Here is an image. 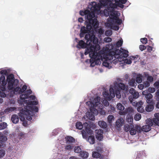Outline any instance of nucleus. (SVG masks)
I'll use <instances>...</instances> for the list:
<instances>
[{
    "label": "nucleus",
    "instance_id": "nucleus-1",
    "mask_svg": "<svg viewBox=\"0 0 159 159\" xmlns=\"http://www.w3.org/2000/svg\"><path fill=\"white\" fill-rule=\"evenodd\" d=\"M85 17L88 20L85 23H87V29L89 30H91L93 27L94 29L98 28V23L96 18H94L95 14L94 12H90L89 10H85L84 11Z\"/></svg>",
    "mask_w": 159,
    "mask_h": 159
},
{
    "label": "nucleus",
    "instance_id": "nucleus-2",
    "mask_svg": "<svg viewBox=\"0 0 159 159\" xmlns=\"http://www.w3.org/2000/svg\"><path fill=\"white\" fill-rule=\"evenodd\" d=\"M104 50L106 54L112 56V59L114 57L115 58L118 59L120 61H121V58L120 57V55L121 53V50L117 49L114 47L112 44L108 43L106 46L105 49Z\"/></svg>",
    "mask_w": 159,
    "mask_h": 159
},
{
    "label": "nucleus",
    "instance_id": "nucleus-3",
    "mask_svg": "<svg viewBox=\"0 0 159 159\" xmlns=\"http://www.w3.org/2000/svg\"><path fill=\"white\" fill-rule=\"evenodd\" d=\"M103 51L102 54L100 55L102 56L101 59H97L95 61V64H99V63H97V61H99L100 62V60L103 61L102 65L106 67L111 68L112 66L110 65L111 64V60L113 59L112 56L109 55L108 54H106V52L103 50H101Z\"/></svg>",
    "mask_w": 159,
    "mask_h": 159
},
{
    "label": "nucleus",
    "instance_id": "nucleus-4",
    "mask_svg": "<svg viewBox=\"0 0 159 159\" xmlns=\"http://www.w3.org/2000/svg\"><path fill=\"white\" fill-rule=\"evenodd\" d=\"M97 51L95 47L93 46L90 48H87L85 50L84 54L85 55H87L89 53L90 56L94 59L95 61L97 59L102 58V56L100 55L101 54H102V52H103L101 51V50L98 52Z\"/></svg>",
    "mask_w": 159,
    "mask_h": 159
},
{
    "label": "nucleus",
    "instance_id": "nucleus-5",
    "mask_svg": "<svg viewBox=\"0 0 159 159\" xmlns=\"http://www.w3.org/2000/svg\"><path fill=\"white\" fill-rule=\"evenodd\" d=\"M112 3H110L109 5L106 6H104L105 7H107L108 9L109 10L110 12V18L108 19V23L110 25H112L114 24L115 19L118 17L117 12L115 11V9L117 7H116L111 6V4Z\"/></svg>",
    "mask_w": 159,
    "mask_h": 159
},
{
    "label": "nucleus",
    "instance_id": "nucleus-6",
    "mask_svg": "<svg viewBox=\"0 0 159 159\" xmlns=\"http://www.w3.org/2000/svg\"><path fill=\"white\" fill-rule=\"evenodd\" d=\"M155 118L152 120L150 118L146 120V124L151 127L153 125L159 126V113H155L154 115Z\"/></svg>",
    "mask_w": 159,
    "mask_h": 159
},
{
    "label": "nucleus",
    "instance_id": "nucleus-7",
    "mask_svg": "<svg viewBox=\"0 0 159 159\" xmlns=\"http://www.w3.org/2000/svg\"><path fill=\"white\" fill-rule=\"evenodd\" d=\"M7 81L8 82V89L9 90H13L15 81L14 75L12 74L9 75L7 77Z\"/></svg>",
    "mask_w": 159,
    "mask_h": 159
},
{
    "label": "nucleus",
    "instance_id": "nucleus-8",
    "mask_svg": "<svg viewBox=\"0 0 159 159\" xmlns=\"http://www.w3.org/2000/svg\"><path fill=\"white\" fill-rule=\"evenodd\" d=\"M24 108L25 109V111H23L22 112L24 111L23 112L24 113H25L26 115L30 114V112L33 114V111L38 112L39 110L38 107L35 106H25L24 107Z\"/></svg>",
    "mask_w": 159,
    "mask_h": 159
},
{
    "label": "nucleus",
    "instance_id": "nucleus-9",
    "mask_svg": "<svg viewBox=\"0 0 159 159\" xmlns=\"http://www.w3.org/2000/svg\"><path fill=\"white\" fill-rule=\"evenodd\" d=\"M90 110L91 112H87L86 113V115L89 119L91 120H94L95 119V117L93 114L96 115L97 114V113H95L93 111L96 112L97 110L94 107H90Z\"/></svg>",
    "mask_w": 159,
    "mask_h": 159
},
{
    "label": "nucleus",
    "instance_id": "nucleus-10",
    "mask_svg": "<svg viewBox=\"0 0 159 159\" xmlns=\"http://www.w3.org/2000/svg\"><path fill=\"white\" fill-rule=\"evenodd\" d=\"M142 94L145 95L146 99L147 102L148 103H151L152 102V95L150 93H148L147 91H144L142 92Z\"/></svg>",
    "mask_w": 159,
    "mask_h": 159
},
{
    "label": "nucleus",
    "instance_id": "nucleus-11",
    "mask_svg": "<svg viewBox=\"0 0 159 159\" xmlns=\"http://www.w3.org/2000/svg\"><path fill=\"white\" fill-rule=\"evenodd\" d=\"M96 138L99 141H101L103 139V131L102 129H98L95 130Z\"/></svg>",
    "mask_w": 159,
    "mask_h": 159
},
{
    "label": "nucleus",
    "instance_id": "nucleus-12",
    "mask_svg": "<svg viewBox=\"0 0 159 159\" xmlns=\"http://www.w3.org/2000/svg\"><path fill=\"white\" fill-rule=\"evenodd\" d=\"M127 0H118L117 2L118 3L113 4H111V6H114L116 7H119L121 8H123L124 7L123 4H125L127 2Z\"/></svg>",
    "mask_w": 159,
    "mask_h": 159
},
{
    "label": "nucleus",
    "instance_id": "nucleus-13",
    "mask_svg": "<svg viewBox=\"0 0 159 159\" xmlns=\"http://www.w3.org/2000/svg\"><path fill=\"white\" fill-rule=\"evenodd\" d=\"M100 98L99 97H97L94 98L91 102V103L92 104L91 106H93V107H98L99 105L100 106V105H102L100 103Z\"/></svg>",
    "mask_w": 159,
    "mask_h": 159
},
{
    "label": "nucleus",
    "instance_id": "nucleus-14",
    "mask_svg": "<svg viewBox=\"0 0 159 159\" xmlns=\"http://www.w3.org/2000/svg\"><path fill=\"white\" fill-rule=\"evenodd\" d=\"M91 39L90 42L89 43V44H91L92 43H93L94 44H95V47H96L98 48V49L99 50L100 48V46L99 45H96V44L98 43V40L97 38L95 37V36L94 35H92L91 37Z\"/></svg>",
    "mask_w": 159,
    "mask_h": 159
},
{
    "label": "nucleus",
    "instance_id": "nucleus-15",
    "mask_svg": "<svg viewBox=\"0 0 159 159\" xmlns=\"http://www.w3.org/2000/svg\"><path fill=\"white\" fill-rule=\"evenodd\" d=\"M134 112V110L132 107H129L126 108L124 111L121 112L120 115H125L131 114Z\"/></svg>",
    "mask_w": 159,
    "mask_h": 159
},
{
    "label": "nucleus",
    "instance_id": "nucleus-16",
    "mask_svg": "<svg viewBox=\"0 0 159 159\" xmlns=\"http://www.w3.org/2000/svg\"><path fill=\"white\" fill-rule=\"evenodd\" d=\"M143 104V102L142 101H140L136 103V106L137 107V109L139 112L143 113L144 111V107L142 106Z\"/></svg>",
    "mask_w": 159,
    "mask_h": 159
},
{
    "label": "nucleus",
    "instance_id": "nucleus-17",
    "mask_svg": "<svg viewBox=\"0 0 159 159\" xmlns=\"http://www.w3.org/2000/svg\"><path fill=\"white\" fill-rule=\"evenodd\" d=\"M91 131V129L89 127H86L85 129H83L81 131V133L84 139H86L87 138V134L88 132H90V131Z\"/></svg>",
    "mask_w": 159,
    "mask_h": 159
},
{
    "label": "nucleus",
    "instance_id": "nucleus-18",
    "mask_svg": "<svg viewBox=\"0 0 159 159\" xmlns=\"http://www.w3.org/2000/svg\"><path fill=\"white\" fill-rule=\"evenodd\" d=\"M121 53L120 54V57L121 58V61L123 60L124 58H126L129 55L128 54V51L124 50L121 48Z\"/></svg>",
    "mask_w": 159,
    "mask_h": 159
},
{
    "label": "nucleus",
    "instance_id": "nucleus-19",
    "mask_svg": "<svg viewBox=\"0 0 159 159\" xmlns=\"http://www.w3.org/2000/svg\"><path fill=\"white\" fill-rule=\"evenodd\" d=\"M102 95L106 99L109 101L111 100L113 98L112 97L111 95H110V93L108 91H105L103 93Z\"/></svg>",
    "mask_w": 159,
    "mask_h": 159
},
{
    "label": "nucleus",
    "instance_id": "nucleus-20",
    "mask_svg": "<svg viewBox=\"0 0 159 159\" xmlns=\"http://www.w3.org/2000/svg\"><path fill=\"white\" fill-rule=\"evenodd\" d=\"M124 120L122 118L119 119L116 122V126L118 128H120L124 124Z\"/></svg>",
    "mask_w": 159,
    "mask_h": 159
},
{
    "label": "nucleus",
    "instance_id": "nucleus-21",
    "mask_svg": "<svg viewBox=\"0 0 159 159\" xmlns=\"http://www.w3.org/2000/svg\"><path fill=\"white\" fill-rule=\"evenodd\" d=\"M139 93L136 91H135L132 95L129 97V99L130 102L132 101L133 99H137L139 97Z\"/></svg>",
    "mask_w": 159,
    "mask_h": 159
},
{
    "label": "nucleus",
    "instance_id": "nucleus-22",
    "mask_svg": "<svg viewBox=\"0 0 159 159\" xmlns=\"http://www.w3.org/2000/svg\"><path fill=\"white\" fill-rule=\"evenodd\" d=\"M66 140V143L68 144H71L75 142V139L70 136H67L65 138Z\"/></svg>",
    "mask_w": 159,
    "mask_h": 159
},
{
    "label": "nucleus",
    "instance_id": "nucleus-23",
    "mask_svg": "<svg viewBox=\"0 0 159 159\" xmlns=\"http://www.w3.org/2000/svg\"><path fill=\"white\" fill-rule=\"evenodd\" d=\"M86 44L82 40L80 41L78 43L76 46L77 48H85L86 47Z\"/></svg>",
    "mask_w": 159,
    "mask_h": 159
},
{
    "label": "nucleus",
    "instance_id": "nucleus-24",
    "mask_svg": "<svg viewBox=\"0 0 159 159\" xmlns=\"http://www.w3.org/2000/svg\"><path fill=\"white\" fill-rule=\"evenodd\" d=\"M129 58V59L126 58L125 60L123 59L124 63L126 64H130L132 62L131 60H134L135 58L137 59V57L135 56H130Z\"/></svg>",
    "mask_w": 159,
    "mask_h": 159
},
{
    "label": "nucleus",
    "instance_id": "nucleus-25",
    "mask_svg": "<svg viewBox=\"0 0 159 159\" xmlns=\"http://www.w3.org/2000/svg\"><path fill=\"white\" fill-rule=\"evenodd\" d=\"M11 119L12 122L15 124L18 123L19 121L18 117L16 114L12 115L11 117Z\"/></svg>",
    "mask_w": 159,
    "mask_h": 159
},
{
    "label": "nucleus",
    "instance_id": "nucleus-26",
    "mask_svg": "<svg viewBox=\"0 0 159 159\" xmlns=\"http://www.w3.org/2000/svg\"><path fill=\"white\" fill-rule=\"evenodd\" d=\"M7 140V137L0 132V143L3 144Z\"/></svg>",
    "mask_w": 159,
    "mask_h": 159
},
{
    "label": "nucleus",
    "instance_id": "nucleus-27",
    "mask_svg": "<svg viewBox=\"0 0 159 159\" xmlns=\"http://www.w3.org/2000/svg\"><path fill=\"white\" fill-rule=\"evenodd\" d=\"M25 111V109H22V110L20 111V112L19 113H18V115L19 116H20V120L21 121H23L25 119V117H24V116L27 115L25 114V113H24L23 112V111ZM24 111H23L24 112Z\"/></svg>",
    "mask_w": 159,
    "mask_h": 159
},
{
    "label": "nucleus",
    "instance_id": "nucleus-28",
    "mask_svg": "<svg viewBox=\"0 0 159 159\" xmlns=\"http://www.w3.org/2000/svg\"><path fill=\"white\" fill-rule=\"evenodd\" d=\"M88 141L90 144H93L95 143V139L94 136L90 135L88 139Z\"/></svg>",
    "mask_w": 159,
    "mask_h": 159
},
{
    "label": "nucleus",
    "instance_id": "nucleus-29",
    "mask_svg": "<svg viewBox=\"0 0 159 159\" xmlns=\"http://www.w3.org/2000/svg\"><path fill=\"white\" fill-rule=\"evenodd\" d=\"M98 124L100 127L103 129L106 128L107 127V123L103 121H99Z\"/></svg>",
    "mask_w": 159,
    "mask_h": 159
},
{
    "label": "nucleus",
    "instance_id": "nucleus-30",
    "mask_svg": "<svg viewBox=\"0 0 159 159\" xmlns=\"http://www.w3.org/2000/svg\"><path fill=\"white\" fill-rule=\"evenodd\" d=\"M132 127H134V126L133 124H126L124 125V129L125 131L128 132L130 130V128Z\"/></svg>",
    "mask_w": 159,
    "mask_h": 159
},
{
    "label": "nucleus",
    "instance_id": "nucleus-31",
    "mask_svg": "<svg viewBox=\"0 0 159 159\" xmlns=\"http://www.w3.org/2000/svg\"><path fill=\"white\" fill-rule=\"evenodd\" d=\"M151 129V127L147 125H144L142 126V130L143 131L147 132L150 130Z\"/></svg>",
    "mask_w": 159,
    "mask_h": 159
},
{
    "label": "nucleus",
    "instance_id": "nucleus-32",
    "mask_svg": "<svg viewBox=\"0 0 159 159\" xmlns=\"http://www.w3.org/2000/svg\"><path fill=\"white\" fill-rule=\"evenodd\" d=\"M154 109V106L152 104H149L146 106L145 107V110L147 112H150Z\"/></svg>",
    "mask_w": 159,
    "mask_h": 159
},
{
    "label": "nucleus",
    "instance_id": "nucleus-33",
    "mask_svg": "<svg viewBox=\"0 0 159 159\" xmlns=\"http://www.w3.org/2000/svg\"><path fill=\"white\" fill-rule=\"evenodd\" d=\"M80 155L83 158H85L88 157L89 153L85 151H81L80 152Z\"/></svg>",
    "mask_w": 159,
    "mask_h": 159
},
{
    "label": "nucleus",
    "instance_id": "nucleus-34",
    "mask_svg": "<svg viewBox=\"0 0 159 159\" xmlns=\"http://www.w3.org/2000/svg\"><path fill=\"white\" fill-rule=\"evenodd\" d=\"M14 90V93L16 94H22V92L21 91V88L19 87H17L13 89L12 90Z\"/></svg>",
    "mask_w": 159,
    "mask_h": 159
},
{
    "label": "nucleus",
    "instance_id": "nucleus-35",
    "mask_svg": "<svg viewBox=\"0 0 159 159\" xmlns=\"http://www.w3.org/2000/svg\"><path fill=\"white\" fill-rule=\"evenodd\" d=\"M129 85L131 86H134L136 85V83L135 82V80L134 79H131L128 82Z\"/></svg>",
    "mask_w": 159,
    "mask_h": 159
},
{
    "label": "nucleus",
    "instance_id": "nucleus-36",
    "mask_svg": "<svg viewBox=\"0 0 159 159\" xmlns=\"http://www.w3.org/2000/svg\"><path fill=\"white\" fill-rule=\"evenodd\" d=\"M86 23V25H87V23ZM91 30L89 31V30H88V29H87V27H86H86L85 26H82L81 27V30H80V32H83V33L86 34L87 33H88L89 32H90Z\"/></svg>",
    "mask_w": 159,
    "mask_h": 159
},
{
    "label": "nucleus",
    "instance_id": "nucleus-37",
    "mask_svg": "<svg viewBox=\"0 0 159 159\" xmlns=\"http://www.w3.org/2000/svg\"><path fill=\"white\" fill-rule=\"evenodd\" d=\"M83 126L81 122H77L76 123V127L77 129H81L83 128Z\"/></svg>",
    "mask_w": 159,
    "mask_h": 159
},
{
    "label": "nucleus",
    "instance_id": "nucleus-38",
    "mask_svg": "<svg viewBox=\"0 0 159 159\" xmlns=\"http://www.w3.org/2000/svg\"><path fill=\"white\" fill-rule=\"evenodd\" d=\"M142 76L141 75L139 74L137 75L136 78V81L137 83H140L142 81Z\"/></svg>",
    "mask_w": 159,
    "mask_h": 159
},
{
    "label": "nucleus",
    "instance_id": "nucleus-39",
    "mask_svg": "<svg viewBox=\"0 0 159 159\" xmlns=\"http://www.w3.org/2000/svg\"><path fill=\"white\" fill-rule=\"evenodd\" d=\"M92 35H91L89 34H87L85 36V39L87 40V43H88L90 41Z\"/></svg>",
    "mask_w": 159,
    "mask_h": 159
},
{
    "label": "nucleus",
    "instance_id": "nucleus-40",
    "mask_svg": "<svg viewBox=\"0 0 159 159\" xmlns=\"http://www.w3.org/2000/svg\"><path fill=\"white\" fill-rule=\"evenodd\" d=\"M7 126V124L5 122L0 123V130L4 129L6 128Z\"/></svg>",
    "mask_w": 159,
    "mask_h": 159
},
{
    "label": "nucleus",
    "instance_id": "nucleus-41",
    "mask_svg": "<svg viewBox=\"0 0 159 159\" xmlns=\"http://www.w3.org/2000/svg\"><path fill=\"white\" fill-rule=\"evenodd\" d=\"M116 107L118 109L120 110H123L125 109L124 107L120 103L117 104Z\"/></svg>",
    "mask_w": 159,
    "mask_h": 159
},
{
    "label": "nucleus",
    "instance_id": "nucleus-42",
    "mask_svg": "<svg viewBox=\"0 0 159 159\" xmlns=\"http://www.w3.org/2000/svg\"><path fill=\"white\" fill-rule=\"evenodd\" d=\"M93 157L95 158L99 157L101 156V154L99 152H93L92 153Z\"/></svg>",
    "mask_w": 159,
    "mask_h": 159
},
{
    "label": "nucleus",
    "instance_id": "nucleus-43",
    "mask_svg": "<svg viewBox=\"0 0 159 159\" xmlns=\"http://www.w3.org/2000/svg\"><path fill=\"white\" fill-rule=\"evenodd\" d=\"M114 120V116L112 115H110L107 117L108 121L110 124L111 123L112 120Z\"/></svg>",
    "mask_w": 159,
    "mask_h": 159
},
{
    "label": "nucleus",
    "instance_id": "nucleus-44",
    "mask_svg": "<svg viewBox=\"0 0 159 159\" xmlns=\"http://www.w3.org/2000/svg\"><path fill=\"white\" fill-rule=\"evenodd\" d=\"M74 150L75 152L77 153H79L81 152V149L79 146L75 147Z\"/></svg>",
    "mask_w": 159,
    "mask_h": 159
},
{
    "label": "nucleus",
    "instance_id": "nucleus-45",
    "mask_svg": "<svg viewBox=\"0 0 159 159\" xmlns=\"http://www.w3.org/2000/svg\"><path fill=\"white\" fill-rule=\"evenodd\" d=\"M110 95H111L112 97L114 98L115 96V93L114 89L112 87H111L109 89Z\"/></svg>",
    "mask_w": 159,
    "mask_h": 159
},
{
    "label": "nucleus",
    "instance_id": "nucleus-46",
    "mask_svg": "<svg viewBox=\"0 0 159 159\" xmlns=\"http://www.w3.org/2000/svg\"><path fill=\"white\" fill-rule=\"evenodd\" d=\"M93 7H94L95 10H97L98 8H100L99 5L97 4V2H92Z\"/></svg>",
    "mask_w": 159,
    "mask_h": 159
},
{
    "label": "nucleus",
    "instance_id": "nucleus-47",
    "mask_svg": "<svg viewBox=\"0 0 159 159\" xmlns=\"http://www.w3.org/2000/svg\"><path fill=\"white\" fill-rule=\"evenodd\" d=\"M141 118V115L139 113H137L134 116V119L136 120H139Z\"/></svg>",
    "mask_w": 159,
    "mask_h": 159
},
{
    "label": "nucleus",
    "instance_id": "nucleus-48",
    "mask_svg": "<svg viewBox=\"0 0 159 159\" xmlns=\"http://www.w3.org/2000/svg\"><path fill=\"white\" fill-rule=\"evenodd\" d=\"M129 130L130 133L132 135H135L136 133V130L134 127L131 128Z\"/></svg>",
    "mask_w": 159,
    "mask_h": 159
},
{
    "label": "nucleus",
    "instance_id": "nucleus-49",
    "mask_svg": "<svg viewBox=\"0 0 159 159\" xmlns=\"http://www.w3.org/2000/svg\"><path fill=\"white\" fill-rule=\"evenodd\" d=\"M28 104L29 105H32V106H34V105H36L38 104V102L37 101H30L28 103Z\"/></svg>",
    "mask_w": 159,
    "mask_h": 159
},
{
    "label": "nucleus",
    "instance_id": "nucleus-50",
    "mask_svg": "<svg viewBox=\"0 0 159 159\" xmlns=\"http://www.w3.org/2000/svg\"><path fill=\"white\" fill-rule=\"evenodd\" d=\"M107 9H105L104 10V15L106 16H110V12L109 10L108 9V8L107 7H105Z\"/></svg>",
    "mask_w": 159,
    "mask_h": 159
},
{
    "label": "nucleus",
    "instance_id": "nucleus-51",
    "mask_svg": "<svg viewBox=\"0 0 159 159\" xmlns=\"http://www.w3.org/2000/svg\"><path fill=\"white\" fill-rule=\"evenodd\" d=\"M122 23V20L119 19L118 16L114 20V24L117 23L118 25H120Z\"/></svg>",
    "mask_w": 159,
    "mask_h": 159
},
{
    "label": "nucleus",
    "instance_id": "nucleus-52",
    "mask_svg": "<svg viewBox=\"0 0 159 159\" xmlns=\"http://www.w3.org/2000/svg\"><path fill=\"white\" fill-rule=\"evenodd\" d=\"M123 41L122 39L118 41L116 43V46L119 47L121 46L123 44Z\"/></svg>",
    "mask_w": 159,
    "mask_h": 159
},
{
    "label": "nucleus",
    "instance_id": "nucleus-53",
    "mask_svg": "<svg viewBox=\"0 0 159 159\" xmlns=\"http://www.w3.org/2000/svg\"><path fill=\"white\" fill-rule=\"evenodd\" d=\"M118 87L122 90H124L125 88V85L122 83L119 84Z\"/></svg>",
    "mask_w": 159,
    "mask_h": 159
},
{
    "label": "nucleus",
    "instance_id": "nucleus-54",
    "mask_svg": "<svg viewBox=\"0 0 159 159\" xmlns=\"http://www.w3.org/2000/svg\"><path fill=\"white\" fill-rule=\"evenodd\" d=\"M127 121L129 123V124H132L133 118L132 117H130L129 118L128 117L126 119Z\"/></svg>",
    "mask_w": 159,
    "mask_h": 159
},
{
    "label": "nucleus",
    "instance_id": "nucleus-55",
    "mask_svg": "<svg viewBox=\"0 0 159 159\" xmlns=\"http://www.w3.org/2000/svg\"><path fill=\"white\" fill-rule=\"evenodd\" d=\"M112 39L111 38L107 37L105 38L104 39V41L106 43H109L112 41Z\"/></svg>",
    "mask_w": 159,
    "mask_h": 159
},
{
    "label": "nucleus",
    "instance_id": "nucleus-56",
    "mask_svg": "<svg viewBox=\"0 0 159 159\" xmlns=\"http://www.w3.org/2000/svg\"><path fill=\"white\" fill-rule=\"evenodd\" d=\"M140 41L143 44H145L147 43L148 40L146 38H141Z\"/></svg>",
    "mask_w": 159,
    "mask_h": 159
},
{
    "label": "nucleus",
    "instance_id": "nucleus-57",
    "mask_svg": "<svg viewBox=\"0 0 159 159\" xmlns=\"http://www.w3.org/2000/svg\"><path fill=\"white\" fill-rule=\"evenodd\" d=\"M73 147V146L71 145H67L65 146V149L68 151H70L72 149Z\"/></svg>",
    "mask_w": 159,
    "mask_h": 159
},
{
    "label": "nucleus",
    "instance_id": "nucleus-58",
    "mask_svg": "<svg viewBox=\"0 0 159 159\" xmlns=\"http://www.w3.org/2000/svg\"><path fill=\"white\" fill-rule=\"evenodd\" d=\"M5 151L3 150H0V158L3 157L5 154Z\"/></svg>",
    "mask_w": 159,
    "mask_h": 159
},
{
    "label": "nucleus",
    "instance_id": "nucleus-59",
    "mask_svg": "<svg viewBox=\"0 0 159 159\" xmlns=\"http://www.w3.org/2000/svg\"><path fill=\"white\" fill-rule=\"evenodd\" d=\"M32 113H31V112H30V114L28 115H26V119L29 120H31L32 119V118L31 116H32Z\"/></svg>",
    "mask_w": 159,
    "mask_h": 159
},
{
    "label": "nucleus",
    "instance_id": "nucleus-60",
    "mask_svg": "<svg viewBox=\"0 0 159 159\" xmlns=\"http://www.w3.org/2000/svg\"><path fill=\"white\" fill-rule=\"evenodd\" d=\"M116 97L118 98H120L121 97V95L120 93V92L119 91H117L116 93Z\"/></svg>",
    "mask_w": 159,
    "mask_h": 159
},
{
    "label": "nucleus",
    "instance_id": "nucleus-61",
    "mask_svg": "<svg viewBox=\"0 0 159 159\" xmlns=\"http://www.w3.org/2000/svg\"><path fill=\"white\" fill-rule=\"evenodd\" d=\"M28 98V95L25 94H22L20 96V98L22 99H25Z\"/></svg>",
    "mask_w": 159,
    "mask_h": 159
},
{
    "label": "nucleus",
    "instance_id": "nucleus-62",
    "mask_svg": "<svg viewBox=\"0 0 159 159\" xmlns=\"http://www.w3.org/2000/svg\"><path fill=\"white\" fill-rule=\"evenodd\" d=\"M143 85L144 87L146 88L149 87L150 85V84L148 81H146L143 83Z\"/></svg>",
    "mask_w": 159,
    "mask_h": 159
},
{
    "label": "nucleus",
    "instance_id": "nucleus-63",
    "mask_svg": "<svg viewBox=\"0 0 159 159\" xmlns=\"http://www.w3.org/2000/svg\"><path fill=\"white\" fill-rule=\"evenodd\" d=\"M147 80L149 81L150 82H152L153 80V77L151 76H148V77Z\"/></svg>",
    "mask_w": 159,
    "mask_h": 159
},
{
    "label": "nucleus",
    "instance_id": "nucleus-64",
    "mask_svg": "<svg viewBox=\"0 0 159 159\" xmlns=\"http://www.w3.org/2000/svg\"><path fill=\"white\" fill-rule=\"evenodd\" d=\"M154 85V86L157 89L159 88V80L155 83Z\"/></svg>",
    "mask_w": 159,
    "mask_h": 159
}]
</instances>
